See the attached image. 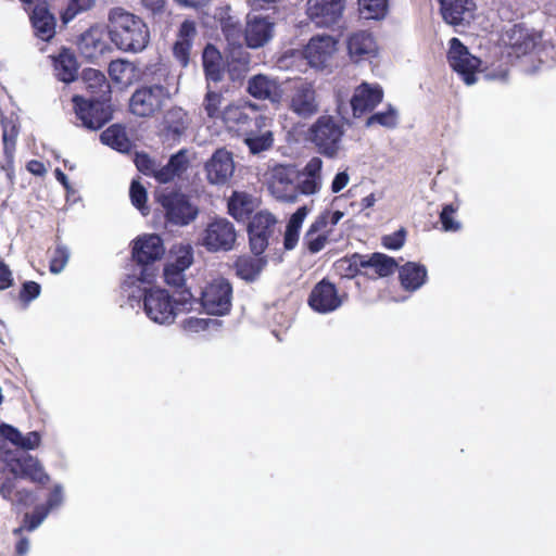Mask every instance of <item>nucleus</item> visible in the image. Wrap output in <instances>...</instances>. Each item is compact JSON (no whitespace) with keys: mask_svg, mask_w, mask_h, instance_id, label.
<instances>
[{"mask_svg":"<svg viewBox=\"0 0 556 556\" xmlns=\"http://www.w3.org/2000/svg\"><path fill=\"white\" fill-rule=\"evenodd\" d=\"M108 28L111 41L123 52L139 53L150 42V30L146 22L123 8L110 11Z\"/></svg>","mask_w":556,"mask_h":556,"instance_id":"nucleus-1","label":"nucleus"},{"mask_svg":"<svg viewBox=\"0 0 556 556\" xmlns=\"http://www.w3.org/2000/svg\"><path fill=\"white\" fill-rule=\"evenodd\" d=\"M3 460L9 471L13 475L12 478L9 477L0 483V496L3 500L12 501L16 488V478L27 479L42 485L49 482V476L45 472L38 458L29 454L15 456L12 451H5Z\"/></svg>","mask_w":556,"mask_h":556,"instance_id":"nucleus-2","label":"nucleus"},{"mask_svg":"<svg viewBox=\"0 0 556 556\" xmlns=\"http://www.w3.org/2000/svg\"><path fill=\"white\" fill-rule=\"evenodd\" d=\"M344 136V126L332 115H320L307 128L305 140L316 151L327 157L336 159L341 150V142Z\"/></svg>","mask_w":556,"mask_h":556,"instance_id":"nucleus-3","label":"nucleus"},{"mask_svg":"<svg viewBox=\"0 0 556 556\" xmlns=\"http://www.w3.org/2000/svg\"><path fill=\"white\" fill-rule=\"evenodd\" d=\"M268 118L258 112V106L250 101L230 103L223 110L225 125L240 136L255 134L258 127H266Z\"/></svg>","mask_w":556,"mask_h":556,"instance_id":"nucleus-4","label":"nucleus"},{"mask_svg":"<svg viewBox=\"0 0 556 556\" xmlns=\"http://www.w3.org/2000/svg\"><path fill=\"white\" fill-rule=\"evenodd\" d=\"M156 202L162 206L166 224L173 226H187L199 214V208L190 198L176 190L163 192L156 195Z\"/></svg>","mask_w":556,"mask_h":556,"instance_id":"nucleus-5","label":"nucleus"},{"mask_svg":"<svg viewBox=\"0 0 556 556\" xmlns=\"http://www.w3.org/2000/svg\"><path fill=\"white\" fill-rule=\"evenodd\" d=\"M143 309L147 316L156 324L174 323L178 311L182 309L165 289L151 288L144 291Z\"/></svg>","mask_w":556,"mask_h":556,"instance_id":"nucleus-6","label":"nucleus"},{"mask_svg":"<svg viewBox=\"0 0 556 556\" xmlns=\"http://www.w3.org/2000/svg\"><path fill=\"white\" fill-rule=\"evenodd\" d=\"M169 96L168 88L148 85L140 86L129 99V110L136 116L152 117L162 110Z\"/></svg>","mask_w":556,"mask_h":556,"instance_id":"nucleus-7","label":"nucleus"},{"mask_svg":"<svg viewBox=\"0 0 556 556\" xmlns=\"http://www.w3.org/2000/svg\"><path fill=\"white\" fill-rule=\"evenodd\" d=\"M348 299L345 291H340L336 283L325 277L313 287L307 304L318 314H328L339 309Z\"/></svg>","mask_w":556,"mask_h":556,"instance_id":"nucleus-8","label":"nucleus"},{"mask_svg":"<svg viewBox=\"0 0 556 556\" xmlns=\"http://www.w3.org/2000/svg\"><path fill=\"white\" fill-rule=\"evenodd\" d=\"M276 226L277 218L267 211H260L253 215L247 228L249 248L253 255L260 256L265 253L269 240L276 232Z\"/></svg>","mask_w":556,"mask_h":556,"instance_id":"nucleus-9","label":"nucleus"},{"mask_svg":"<svg viewBox=\"0 0 556 556\" xmlns=\"http://www.w3.org/2000/svg\"><path fill=\"white\" fill-rule=\"evenodd\" d=\"M343 217V212L329 210L323 211L306 230L303 244L306 250L312 253H318L327 244L333 226H336Z\"/></svg>","mask_w":556,"mask_h":556,"instance_id":"nucleus-10","label":"nucleus"},{"mask_svg":"<svg viewBox=\"0 0 556 556\" xmlns=\"http://www.w3.org/2000/svg\"><path fill=\"white\" fill-rule=\"evenodd\" d=\"M72 102L76 118L87 129L98 130L112 118V112L104 104L103 100L92 98L87 100L81 96L75 94L72 98Z\"/></svg>","mask_w":556,"mask_h":556,"instance_id":"nucleus-11","label":"nucleus"},{"mask_svg":"<svg viewBox=\"0 0 556 556\" xmlns=\"http://www.w3.org/2000/svg\"><path fill=\"white\" fill-rule=\"evenodd\" d=\"M232 286L224 277L210 282L201 293V305L210 315L224 316L231 309Z\"/></svg>","mask_w":556,"mask_h":556,"instance_id":"nucleus-12","label":"nucleus"},{"mask_svg":"<svg viewBox=\"0 0 556 556\" xmlns=\"http://www.w3.org/2000/svg\"><path fill=\"white\" fill-rule=\"evenodd\" d=\"M447 61L450 66L467 85L476 83L478 73L481 66V60L472 55L468 48L456 37L448 41Z\"/></svg>","mask_w":556,"mask_h":556,"instance_id":"nucleus-13","label":"nucleus"},{"mask_svg":"<svg viewBox=\"0 0 556 556\" xmlns=\"http://www.w3.org/2000/svg\"><path fill=\"white\" fill-rule=\"evenodd\" d=\"M201 240L208 252H227L235 247L237 231L227 218H215L206 225Z\"/></svg>","mask_w":556,"mask_h":556,"instance_id":"nucleus-14","label":"nucleus"},{"mask_svg":"<svg viewBox=\"0 0 556 556\" xmlns=\"http://www.w3.org/2000/svg\"><path fill=\"white\" fill-rule=\"evenodd\" d=\"M288 110L300 118L308 119L319 112L317 92L313 83L300 79L288 99Z\"/></svg>","mask_w":556,"mask_h":556,"instance_id":"nucleus-15","label":"nucleus"},{"mask_svg":"<svg viewBox=\"0 0 556 556\" xmlns=\"http://www.w3.org/2000/svg\"><path fill=\"white\" fill-rule=\"evenodd\" d=\"M345 9V0H307L306 14L308 18L320 27L337 24Z\"/></svg>","mask_w":556,"mask_h":556,"instance_id":"nucleus-16","label":"nucleus"},{"mask_svg":"<svg viewBox=\"0 0 556 556\" xmlns=\"http://www.w3.org/2000/svg\"><path fill=\"white\" fill-rule=\"evenodd\" d=\"M108 38H110L109 29L106 30L104 27L99 25L91 26L80 35L78 49L86 59H98L104 53L112 51Z\"/></svg>","mask_w":556,"mask_h":556,"instance_id":"nucleus-17","label":"nucleus"},{"mask_svg":"<svg viewBox=\"0 0 556 556\" xmlns=\"http://www.w3.org/2000/svg\"><path fill=\"white\" fill-rule=\"evenodd\" d=\"M248 93L256 100L269 101L271 104H280L283 99V88L277 78L265 74H256L248 80Z\"/></svg>","mask_w":556,"mask_h":556,"instance_id":"nucleus-18","label":"nucleus"},{"mask_svg":"<svg viewBox=\"0 0 556 556\" xmlns=\"http://www.w3.org/2000/svg\"><path fill=\"white\" fill-rule=\"evenodd\" d=\"M383 100V90L379 85L362 83L351 98L352 113L355 118L374 111Z\"/></svg>","mask_w":556,"mask_h":556,"instance_id":"nucleus-19","label":"nucleus"},{"mask_svg":"<svg viewBox=\"0 0 556 556\" xmlns=\"http://www.w3.org/2000/svg\"><path fill=\"white\" fill-rule=\"evenodd\" d=\"M540 37L520 24L514 25L503 36L510 56L520 58L532 52L539 43Z\"/></svg>","mask_w":556,"mask_h":556,"instance_id":"nucleus-20","label":"nucleus"},{"mask_svg":"<svg viewBox=\"0 0 556 556\" xmlns=\"http://www.w3.org/2000/svg\"><path fill=\"white\" fill-rule=\"evenodd\" d=\"M206 178L212 185H224L232 176L235 163L231 152L217 149L205 163Z\"/></svg>","mask_w":556,"mask_h":556,"instance_id":"nucleus-21","label":"nucleus"},{"mask_svg":"<svg viewBox=\"0 0 556 556\" xmlns=\"http://www.w3.org/2000/svg\"><path fill=\"white\" fill-rule=\"evenodd\" d=\"M165 249L159 235H144L137 238L132 247V258L139 265H150L161 260Z\"/></svg>","mask_w":556,"mask_h":556,"instance_id":"nucleus-22","label":"nucleus"},{"mask_svg":"<svg viewBox=\"0 0 556 556\" xmlns=\"http://www.w3.org/2000/svg\"><path fill=\"white\" fill-rule=\"evenodd\" d=\"M197 35L198 30L194 21L185 20L180 24L176 40L172 47V53L181 67H187L189 65L191 49Z\"/></svg>","mask_w":556,"mask_h":556,"instance_id":"nucleus-23","label":"nucleus"},{"mask_svg":"<svg viewBox=\"0 0 556 556\" xmlns=\"http://www.w3.org/2000/svg\"><path fill=\"white\" fill-rule=\"evenodd\" d=\"M337 49V40L328 35L311 38L304 49V55L313 67L321 68Z\"/></svg>","mask_w":556,"mask_h":556,"instance_id":"nucleus-24","label":"nucleus"},{"mask_svg":"<svg viewBox=\"0 0 556 556\" xmlns=\"http://www.w3.org/2000/svg\"><path fill=\"white\" fill-rule=\"evenodd\" d=\"M348 52L355 63L377 56L378 47L372 35L367 30L351 34L346 41Z\"/></svg>","mask_w":556,"mask_h":556,"instance_id":"nucleus-25","label":"nucleus"},{"mask_svg":"<svg viewBox=\"0 0 556 556\" xmlns=\"http://www.w3.org/2000/svg\"><path fill=\"white\" fill-rule=\"evenodd\" d=\"M274 34V22L268 16H253L248 20L244 38L249 48L263 47Z\"/></svg>","mask_w":556,"mask_h":556,"instance_id":"nucleus-26","label":"nucleus"},{"mask_svg":"<svg viewBox=\"0 0 556 556\" xmlns=\"http://www.w3.org/2000/svg\"><path fill=\"white\" fill-rule=\"evenodd\" d=\"M190 125V118L184 109L173 106L166 111L162 121V132L165 139L179 141Z\"/></svg>","mask_w":556,"mask_h":556,"instance_id":"nucleus-27","label":"nucleus"},{"mask_svg":"<svg viewBox=\"0 0 556 556\" xmlns=\"http://www.w3.org/2000/svg\"><path fill=\"white\" fill-rule=\"evenodd\" d=\"M443 20L450 25H460L473 17L476 3L472 0H439Z\"/></svg>","mask_w":556,"mask_h":556,"instance_id":"nucleus-28","label":"nucleus"},{"mask_svg":"<svg viewBox=\"0 0 556 556\" xmlns=\"http://www.w3.org/2000/svg\"><path fill=\"white\" fill-rule=\"evenodd\" d=\"M258 206L256 198L245 191L235 190L228 199L227 208L237 222L251 220L252 214Z\"/></svg>","mask_w":556,"mask_h":556,"instance_id":"nucleus-29","label":"nucleus"},{"mask_svg":"<svg viewBox=\"0 0 556 556\" xmlns=\"http://www.w3.org/2000/svg\"><path fill=\"white\" fill-rule=\"evenodd\" d=\"M54 74L65 84L73 83L78 77V62L75 53L68 48H62L58 55L52 56Z\"/></svg>","mask_w":556,"mask_h":556,"instance_id":"nucleus-30","label":"nucleus"},{"mask_svg":"<svg viewBox=\"0 0 556 556\" xmlns=\"http://www.w3.org/2000/svg\"><path fill=\"white\" fill-rule=\"evenodd\" d=\"M163 275L166 285L173 288L175 294H177V304H181L182 309H190L195 299L186 286L185 273L165 266Z\"/></svg>","mask_w":556,"mask_h":556,"instance_id":"nucleus-31","label":"nucleus"},{"mask_svg":"<svg viewBox=\"0 0 556 556\" xmlns=\"http://www.w3.org/2000/svg\"><path fill=\"white\" fill-rule=\"evenodd\" d=\"M399 265L396 261L383 253L364 255V269L368 271L369 278H384L393 275Z\"/></svg>","mask_w":556,"mask_h":556,"instance_id":"nucleus-32","label":"nucleus"},{"mask_svg":"<svg viewBox=\"0 0 556 556\" xmlns=\"http://www.w3.org/2000/svg\"><path fill=\"white\" fill-rule=\"evenodd\" d=\"M266 265L267 258L264 255L252 256L243 254L236 258L233 268L239 278L244 281L252 282L257 279Z\"/></svg>","mask_w":556,"mask_h":556,"instance_id":"nucleus-33","label":"nucleus"},{"mask_svg":"<svg viewBox=\"0 0 556 556\" xmlns=\"http://www.w3.org/2000/svg\"><path fill=\"white\" fill-rule=\"evenodd\" d=\"M269 190L280 201L292 203L298 198L296 186L289 177L286 168H279L274 172L269 182Z\"/></svg>","mask_w":556,"mask_h":556,"instance_id":"nucleus-34","label":"nucleus"},{"mask_svg":"<svg viewBox=\"0 0 556 556\" xmlns=\"http://www.w3.org/2000/svg\"><path fill=\"white\" fill-rule=\"evenodd\" d=\"M399 278L404 290L416 291L427 280V268L422 264L407 262L399 268Z\"/></svg>","mask_w":556,"mask_h":556,"instance_id":"nucleus-35","label":"nucleus"},{"mask_svg":"<svg viewBox=\"0 0 556 556\" xmlns=\"http://www.w3.org/2000/svg\"><path fill=\"white\" fill-rule=\"evenodd\" d=\"M30 21L37 36L42 40H49L54 36L55 18L46 4L35 5Z\"/></svg>","mask_w":556,"mask_h":556,"instance_id":"nucleus-36","label":"nucleus"},{"mask_svg":"<svg viewBox=\"0 0 556 556\" xmlns=\"http://www.w3.org/2000/svg\"><path fill=\"white\" fill-rule=\"evenodd\" d=\"M81 79L92 99L104 101L105 97L111 92L105 75L99 70L91 67L85 68L81 73Z\"/></svg>","mask_w":556,"mask_h":556,"instance_id":"nucleus-37","label":"nucleus"},{"mask_svg":"<svg viewBox=\"0 0 556 556\" xmlns=\"http://www.w3.org/2000/svg\"><path fill=\"white\" fill-rule=\"evenodd\" d=\"M334 273L341 278L352 279L357 275H368L364 269V255L353 253L337 260L333 264Z\"/></svg>","mask_w":556,"mask_h":556,"instance_id":"nucleus-38","label":"nucleus"},{"mask_svg":"<svg viewBox=\"0 0 556 556\" xmlns=\"http://www.w3.org/2000/svg\"><path fill=\"white\" fill-rule=\"evenodd\" d=\"M309 210L306 205L300 206L289 218L283 235V247L286 250H293L300 238L302 224Z\"/></svg>","mask_w":556,"mask_h":556,"instance_id":"nucleus-39","label":"nucleus"},{"mask_svg":"<svg viewBox=\"0 0 556 556\" xmlns=\"http://www.w3.org/2000/svg\"><path fill=\"white\" fill-rule=\"evenodd\" d=\"M103 144L119 152H127L130 149V141L127 138L125 128L118 124L111 125L100 135Z\"/></svg>","mask_w":556,"mask_h":556,"instance_id":"nucleus-40","label":"nucleus"},{"mask_svg":"<svg viewBox=\"0 0 556 556\" xmlns=\"http://www.w3.org/2000/svg\"><path fill=\"white\" fill-rule=\"evenodd\" d=\"M143 76L150 83L148 86L163 88H168L169 80L173 78L169 66L161 61L149 64L143 71Z\"/></svg>","mask_w":556,"mask_h":556,"instance_id":"nucleus-41","label":"nucleus"},{"mask_svg":"<svg viewBox=\"0 0 556 556\" xmlns=\"http://www.w3.org/2000/svg\"><path fill=\"white\" fill-rule=\"evenodd\" d=\"M258 127L255 134L244 136V143L253 154L261 153L273 147L274 135L270 130Z\"/></svg>","mask_w":556,"mask_h":556,"instance_id":"nucleus-42","label":"nucleus"},{"mask_svg":"<svg viewBox=\"0 0 556 556\" xmlns=\"http://www.w3.org/2000/svg\"><path fill=\"white\" fill-rule=\"evenodd\" d=\"M361 14L367 20H380L388 11V0H357Z\"/></svg>","mask_w":556,"mask_h":556,"instance_id":"nucleus-43","label":"nucleus"},{"mask_svg":"<svg viewBox=\"0 0 556 556\" xmlns=\"http://www.w3.org/2000/svg\"><path fill=\"white\" fill-rule=\"evenodd\" d=\"M223 100L222 92L211 90L207 84V91L203 99V108L207 117L213 119L220 117L223 119V111L220 110Z\"/></svg>","mask_w":556,"mask_h":556,"instance_id":"nucleus-44","label":"nucleus"},{"mask_svg":"<svg viewBox=\"0 0 556 556\" xmlns=\"http://www.w3.org/2000/svg\"><path fill=\"white\" fill-rule=\"evenodd\" d=\"M17 136L18 127L13 122H2L3 153L8 159L14 155Z\"/></svg>","mask_w":556,"mask_h":556,"instance_id":"nucleus-45","label":"nucleus"},{"mask_svg":"<svg viewBox=\"0 0 556 556\" xmlns=\"http://www.w3.org/2000/svg\"><path fill=\"white\" fill-rule=\"evenodd\" d=\"M458 211V205L453 203L445 204L440 213L441 230L445 232H456L460 230L462 224L454 218V215Z\"/></svg>","mask_w":556,"mask_h":556,"instance_id":"nucleus-46","label":"nucleus"},{"mask_svg":"<svg viewBox=\"0 0 556 556\" xmlns=\"http://www.w3.org/2000/svg\"><path fill=\"white\" fill-rule=\"evenodd\" d=\"M129 197L131 204L138 208L142 215H148L149 206L147 205V190L138 180H132L129 188Z\"/></svg>","mask_w":556,"mask_h":556,"instance_id":"nucleus-47","label":"nucleus"},{"mask_svg":"<svg viewBox=\"0 0 556 556\" xmlns=\"http://www.w3.org/2000/svg\"><path fill=\"white\" fill-rule=\"evenodd\" d=\"M70 260V250L66 245L59 243L50 257L49 269L52 274H60Z\"/></svg>","mask_w":556,"mask_h":556,"instance_id":"nucleus-48","label":"nucleus"},{"mask_svg":"<svg viewBox=\"0 0 556 556\" xmlns=\"http://www.w3.org/2000/svg\"><path fill=\"white\" fill-rule=\"evenodd\" d=\"M94 5V0H70L67 7L61 14L63 23H68L81 12L90 10Z\"/></svg>","mask_w":556,"mask_h":556,"instance_id":"nucleus-49","label":"nucleus"},{"mask_svg":"<svg viewBox=\"0 0 556 556\" xmlns=\"http://www.w3.org/2000/svg\"><path fill=\"white\" fill-rule=\"evenodd\" d=\"M375 124L381 125L383 127L392 128L396 125V111L389 106V109L384 112H378L371 114L367 121L366 126L370 127Z\"/></svg>","mask_w":556,"mask_h":556,"instance_id":"nucleus-50","label":"nucleus"},{"mask_svg":"<svg viewBox=\"0 0 556 556\" xmlns=\"http://www.w3.org/2000/svg\"><path fill=\"white\" fill-rule=\"evenodd\" d=\"M135 165L137 169L148 177H153L156 170V163L155 161L144 152L136 153L135 155Z\"/></svg>","mask_w":556,"mask_h":556,"instance_id":"nucleus-51","label":"nucleus"},{"mask_svg":"<svg viewBox=\"0 0 556 556\" xmlns=\"http://www.w3.org/2000/svg\"><path fill=\"white\" fill-rule=\"evenodd\" d=\"M169 167L180 177L189 168L190 162L188 157V150L181 149L175 154L170 155L168 160Z\"/></svg>","mask_w":556,"mask_h":556,"instance_id":"nucleus-52","label":"nucleus"},{"mask_svg":"<svg viewBox=\"0 0 556 556\" xmlns=\"http://www.w3.org/2000/svg\"><path fill=\"white\" fill-rule=\"evenodd\" d=\"M130 65V62L122 59L111 61L108 67V72L112 80L116 83H123Z\"/></svg>","mask_w":556,"mask_h":556,"instance_id":"nucleus-53","label":"nucleus"},{"mask_svg":"<svg viewBox=\"0 0 556 556\" xmlns=\"http://www.w3.org/2000/svg\"><path fill=\"white\" fill-rule=\"evenodd\" d=\"M193 262V251L191 247L184 248L179 251V254L174 262L168 263L166 266L172 267L176 270L185 273Z\"/></svg>","mask_w":556,"mask_h":556,"instance_id":"nucleus-54","label":"nucleus"},{"mask_svg":"<svg viewBox=\"0 0 556 556\" xmlns=\"http://www.w3.org/2000/svg\"><path fill=\"white\" fill-rule=\"evenodd\" d=\"M406 233L407 232H406L405 228H400L399 230H396L390 235L383 236L381 239V243L386 249L399 250L405 243Z\"/></svg>","mask_w":556,"mask_h":556,"instance_id":"nucleus-55","label":"nucleus"},{"mask_svg":"<svg viewBox=\"0 0 556 556\" xmlns=\"http://www.w3.org/2000/svg\"><path fill=\"white\" fill-rule=\"evenodd\" d=\"M296 186V195L299 193L311 195L319 191L321 187V179L304 176V179H302Z\"/></svg>","mask_w":556,"mask_h":556,"instance_id":"nucleus-56","label":"nucleus"},{"mask_svg":"<svg viewBox=\"0 0 556 556\" xmlns=\"http://www.w3.org/2000/svg\"><path fill=\"white\" fill-rule=\"evenodd\" d=\"M48 516V508L37 506L31 514H25L24 523L28 531L35 530Z\"/></svg>","mask_w":556,"mask_h":556,"instance_id":"nucleus-57","label":"nucleus"},{"mask_svg":"<svg viewBox=\"0 0 556 556\" xmlns=\"http://www.w3.org/2000/svg\"><path fill=\"white\" fill-rule=\"evenodd\" d=\"M216 323L217 320H213L210 318L189 317L182 321V327L185 330L199 332L206 330L211 324Z\"/></svg>","mask_w":556,"mask_h":556,"instance_id":"nucleus-58","label":"nucleus"},{"mask_svg":"<svg viewBox=\"0 0 556 556\" xmlns=\"http://www.w3.org/2000/svg\"><path fill=\"white\" fill-rule=\"evenodd\" d=\"M41 291V287L36 281H26L23 283L22 289L20 291V299L24 303H29L39 296Z\"/></svg>","mask_w":556,"mask_h":556,"instance_id":"nucleus-59","label":"nucleus"},{"mask_svg":"<svg viewBox=\"0 0 556 556\" xmlns=\"http://www.w3.org/2000/svg\"><path fill=\"white\" fill-rule=\"evenodd\" d=\"M41 444V434L38 431H30L26 435L22 434L18 442V448L23 451L36 450Z\"/></svg>","mask_w":556,"mask_h":556,"instance_id":"nucleus-60","label":"nucleus"},{"mask_svg":"<svg viewBox=\"0 0 556 556\" xmlns=\"http://www.w3.org/2000/svg\"><path fill=\"white\" fill-rule=\"evenodd\" d=\"M0 435L9 441L12 445L18 447V442L22 438L21 431L9 424H0Z\"/></svg>","mask_w":556,"mask_h":556,"instance_id":"nucleus-61","label":"nucleus"},{"mask_svg":"<svg viewBox=\"0 0 556 556\" xmlns=\"http://www.w3.org/2000/svg\"><path fill=\"white\" fill-rule=\"evenodd\" d=\"M203 71L207 83H219L224 77V68L222 66V61L206 65L205 67H203Z\"/></svg>","mask_w":556,"mask_h":556,"instance_id":"nucleus-62","label":"nucleus"},{"mask_svg":"<svg viewBox=\"0 0 556 556\" xmlns=\"http://www.w3.org/2000/svg\"><path fill=\"white\" fill-rule=\"evenodd\" d=\"M248 70V62L239 60H231L227 63V72L231 80L240 79L244 76Z\"/></svg>","mask_w":556,"mask_h":556,"instance_id":"nucleus-63","label":"nucleus"},{"mask_svg":"<svg viewBox=\"0 0 556 556\" xmlns=\"http://www.w3.org/2000/svg\"><path fill=\"white\" fill-rule=\"evenodd\" d=\"M323 161L318 156L312 157L303 169V175L321 179Z\"/></svg>","mask_w":556,"mask_h":556,"instance_id":"nucleus-64","label":"nucleus"}]
</instances>
